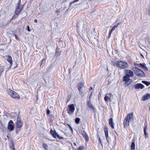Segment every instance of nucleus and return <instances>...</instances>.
<instances>
[{
	"label": "nucleus",
	"mask_w": 150,
	"mask_h": 150,
	"mask_svg": "<svg viewBox=\"0 0 150 150\" xmlns=\"http://www.w3.org/2000/svg\"><path fill=\"white\" fill-rule=\"evenodd\" d=\"M132 70L137 75L140 77H144L145 76V73L139 69L137 68H133Z\"/></svg>",
	"instance_id": "f257e3e1"
},
{
	"label": "nucleus",
	"mask_w": 150,
	"mask_h": 150,
	"mask_svg": "<svg viewBox=\"0 0 150 150\" xmlns=\"http://www.w3.org/2000/svg\"><path fill=\"white\" fill-rule=\"evenodd\" d=\"M7 93L13 98L15 99H19V95L15 91L8 89L7 90Z\"/></svg>",
	"instance_id": "f03ea898"
},
{
	"label": "nucleus",
	"mask_w": 150,
	"mask_h": 150,
	"mask_svg": "<svg viewBox=\"0 0 150 150\" xmlns=\"http://www.w3.org/2000/svg\"><path fill=\"white\" fill-rule=\"evenodd\" d=\"M117 64L119 67L123 69L126 68L128 66V64L126 62L120 60L118 61L117 62Z\"/></svg>",
	"instance_id": "7ed1b4c3"
},
{
	"label": "nucleus",
	"mask_w": 150,
	"mask_h": 150,
	"mask_svg": "<svg viewBox=\"0 0 150 150\" xmlns=\"http://www.w3.org/2000/svg\"><path fill=\"white\" fill-rule=\"evenodd\" d=\"M75 110V107L73 104L69 105L67 110V112L69 114H72Z\"/></svg>",
	"instance_id": "20e7f679"
},
{
	"label": "nucleus",
	"mask_w": 150,
	"mask_h": 150,
	"mask_svg": "<svg viewBox=\"0 0 150 150\" xmlns=\"http://www.w3.org/2000/svg\"><path fill=\"white\" fill-rule=\"evenodd\" d=\"M23 122L21 121L20 118L18 116L16 122V127L17 128H20L22 126Z\"/></svg>",
	"instance_id": "39448f33"
},
{
	"label": "nucleus",
	"mask_w": 150,
	"mask_h": 150,
	"mask_svg": "<svg viewBox=\"0 0 150 150\" xmlns=\"http://www.w3.org/2000/svg\"><path fill=\"white\" fill-rule=\"evenodd\" d=\"M83 23L84 22L83 21L78 22L77 24V27L79 28L82 26L83 28L82 29V30L85 31L86 28V25H84Z\"/></svg>",
	"instance_id": "423d86ee"
},
{
	"label": "nucleus",
	"mask_w": 150,
	"mask_h": 150,
	"mask_svg": "<svg viewBox=\"0 0 150 150\" xmlns=\"http://www.w3.org/2000/svg\"><path fill=\"white\" fill-rule=\"evenodd\" d=\"M87 105L90 109H91L94 112H95V108L92 105L91 101L90 100H88L87 101Z\"/></svg>",
	"instance_id": "0eeeda50"
},
{
	"label": "nucleus",
	"mask_w": 150,
	"mask_h": 150,
	"mask_svg": "<svg viewBox=\"0 0 150 150\" xmlns=\"http://www.w3.org/2000/svg\"><path fill=\"white\" fill-rule=\"evenodd\" d=\"M13 121L11 120H10L8 123V129L11 131L14 128V127L13 125Z\"/></svg>",
	"instance_id": "6e6552de"
},
{
	"label": "nucleus",
	"mask_w": 150,
	"mask_h": 150,
	"mask_svg": "<svg viewBox=\"0 0 150 150\" xmlns=\"http://www.w3.org/2000/svg\"><path fill=\"white\" fill-rule=\"evenodd\" d=\"M125 118H126V119H128L129 121H132L133 120V113H131L128 114L127 117H125Z\"/></svg>",
	"instance_id": "1a4fd4ad"
},
{
	"label": "nucleus",
	"mask_w": 150,
	"mask_h": 150,
	"mask_svg": "<svg viewBox=\"0 0 150 150\" xmlns=\"http://www.w3.org/2000/svg\"><path fill=\"white\" fill-rule=\"evenodd\" d=\"M125 72L126 73V75H128L129 77H132L133 76V73L131 70L128 69H125L124 70Z\"/></svg>",
	"instance_id": "9d476101"
},
{
	"label": "nucleus",
	"mask_w": 150,
	"mask_h": 150,
	"mask_svg": "<svg viewBox=\"0 0 150 150\" xmlns=\"http://www.w3.org/2000/svg\"><path fill=\"white\" fill-rule=\"evenodd\" d=\"M134 87L136 89H143L144 88V86L141 83H137L134 86Z\"/></svg>",
	"instance_id": "9b49d317"
},
{
	"label": "nucleus",
	"mask_w": 150,
	"mask_h": 150,
	"mask_svg": "<svg viewBox=\"0 0 150 150\" xmlns=\"http://www.w3.org/2000/svg\"><path fill=\"white\" fill-rule=\"evenodd\" d=\"M150 98V94L148 93H147L142 97V100L144 101L149 99Z\"/></svg>",
	"instance_id": "f8f14e48"
},
{
	"label": "nucleus",
	"mask_w": 150,
	"mask_h": 150,
	"mask_svg": "<svg viewBox=\"0 0 150 150\" xmlns=\"http://www.w3.org/2000/svg\"><path fill=\"white\" fill-rule=\"evenodd\" d=\"M121 23H118L116 25H114L111 28L109 33V37H110L112 32Z\"/></svg>",
	"instance_id": "ddd939ff"
},
{
	"label": "nucleus",
	"mask_w": 150,
	"mask_h": 150,
	"mask_svg": "<svg viewBox=\"0 0 150 150\" xmlns=\"http://www.w3.org/2000/svg\"><path fill=\"white\" fill-rule=\"evenodd\" d=\"M147 125L145 124L144 131L145 137L146 138L148 137V134L146 133V130H147Z\"/></svg>",
	"instance_id": "4468645a"
},
{
	"label": "nucleus",
	"mask_w": 150,
	"mask_h": 150,
	"mask_svg": "<svg viewBox=\"0 0 150 150\" xmlns=\"http://www.w3.org/2000/svg\"><path fill=\"white\" fill-rule=\"evenodd\" d=\"M83 83L80 82L78 84V89L80 92L82 91V89L83 86Z\"/></svg>",
	"instance_id": "2eb2a0df"
},
{
	"label": "nucleus",
	"mask_w": 150,
	"mask_h": 150,
	"mask_svg": "<svg viewBox=\"0 0 150 150\" xmlns=\"http://www.w3.org/2000/svg\"><path fill=\"white\" fill-rule=\"evenodd\" d=\"M130 122L128 119H126V118H125V120L123 122L124 127L125 128H126L127 126H129V123Z\"/></svg>",
	"instance_id": "dca6fc26"
},
{
	"label": "nucleus",
	"mask_w": 150,
	"mask_h": 150,
	"mask_svg": "<svg viewBox=\"0 0 150 150\" xmlns=\"http://www.w3.org/2000/svg\"><path fill=\"white\" fill-rule=\"evenodd\" d=\"M81 133L82 135L83 136L84 138H85L87 141H88V140H89V139L88 135H87V134L83 130L81 132Z\"/></svg>",
	"instance_id": "f3484780"
},
{
	"label": "nucleus",
	"mask_w": 150,
	"mask_h": 150,
	"mask_svg": "<svg viewBox=\"0 0 150 150\" xmlns=\"http://www.w3.org/2000/svg\"><path fill=\"white\" fill-rule=\"evenodd\" d=\"M123 81H126L128 80H130V81H132V79L129 78V77L128 76V75H126L125 76H123Z\"/></svg>",
	"instance_id": "a211bd4d"
},
{
	"label": "nucleus",
	"mask_w": 150,
	"mask_h": 150,
	"mask_svg": "<svg viewBox=\"0 0 150 150\" xmlns=\"http://www.w3.org/2000/svg\"><path fill=\"white\" fill-rule=\"evenodd\" d=\"M22 10V9L21 8H20V7L17 6L15 11V13L17 16H18L21 11Z\"/></svg>",
	"instance_id": "6ab92c4d"
},
{
	"label": "nucleus",
	"mask_w": 150,
	"mask_h": 150,
	"mask_svg": "<svg viewBox=\"0 0 150 150\" xmlns=\"http://www.w3.org/2000/svg\"><path fill=\"white\" fill-rule=\"evenodd\" d=\"M109 124L112 128H114V127L113 125L114 123L113 122L112 118H111L109 119Z\"/></svg>",
	"instance_id": "aec40b11"
},
{
	"label": "nucleus",
	"mask_w": 150,
	"mask_h": 150,
	"mask_svg": "<svg viewBox=\"0 0 150 150\" xmlns=\"http://www.w3.org/2000/svg\"><path fill=\"white\" fill-rule=\"evenodd\" d=\"M50 132L53 137L54 138H56L57 133L56 132L55 130L53 131L52 129H51Z\"/></svg>",
	"instance_id": "412c9836"
},
{
	"label": "nucleus",
	"mask_w": 150,
	"mask_h": 150,
	"mask_svg": "<svg viewBox=\"0 0 150 150\" xmlns=\"http://www.w3.org/2000/svg\"><path fill=\"white\" fill-rule=\"evenodd\" d=\"M134 140L133 139L132 140V142L131 144L130 148L131 150H135V144L134 143Z\"/></svg>",
	"instance_id": "4be33fe9"
},
{
	"label": "nucleus",
	"mask_w": 150,
	"mask_h": 150,
	"mask_svg": "<svg viewBox=\"0 0 150 150\" xmlns=\"http://www.w3.org/2000/svg\"><path fill=\"white\" fill-rule=\"evenodd\" d=\"M139 65H140L142 68L143 69L146 71L148 70V69L147 67H146V65L144 63H143V64L140 63Z\"/></svg>",
	"instance_id": "5701e85b"
},
{
	"label": "nucleus",
	"mask_w": 150,
	"mask_h": 150,
	"mask_svg": "<svg viewBox=\"0 0 150 150\" xmlns=\"http://www.w3.org/2000/svg\"><path fill=\"white\" fill-rule=\"evenodd\" d=\"M10 147L11 150H15L14 147V145L13 141H11L10 142Z\"/></svg>",
	"instance_id": "b1692460"
},
{
	"label": "nucleus",
	"mask_w": 150,
	"mask_h": 150,
	"mask_svg": "<svg viewBox=\"0 0 150 150\" xmlns=\"http://www.w3.org/2000/svg\"><path fill=\"white\" fill-rule=\"evenodd\" d=\"M7 61H8L11 64V65L12 63V57L11 56H8L7 58Z\"/></svg>",
	"instance_id": "393cba45"
},
{
	"label": "nucleus",
	"mask_w": 150,
	"mask_h": 150,
	"mask_svg": "<svg viewBox=\"0 0 150 150\" xmlns=\"http://www.w3.org/2000/svg\"><path fill=\"white\" fill-rule=\"evenodd\" d=\"M132 79L131 81L130 80H128L125 82V85L126 86H129L131 83L132 82Z\"/></svg>",
	"instance_id": "a878e982"
},
{
	"label": "nucleus",
	"mask_w": 150,
	"mask_h": 150,
	"mask_svg": "<svg viewBox=\"0 0 150 150\" xmlns=\"http://www.w3.org/2000/svg\"><path fill=\"white\" fill-rule=\"evenodd\" d=\"M104 129L105 134V136H108V128L107 127L105 126V127L104 128Z\"/></svg>",
	"instance_id": "bb28decb"
},
{
	"label": "nucleus",
	"mask_w": 150,
	"mask_h": 150,
	"mask_svg": "<svg viewBox=\"0 0 150 150\" xmlns=\"http://www.w3.org/2000/svg\"><path fill=\"white\" fill-rule=\"evenodd\" d=\"M60 54L61 52H59L58 50L57 49L55 55L56 57H58L60 55Z\"/></svg>",
	"instance_id": "cd10ccee"
},
{
	"label": "nucleus",
	"mask_w": 150,
	"mask_h": 150,
	"mask_svg": "<svg viewBox=\"0 0 150 150\" xmlns=\"http://www.w3.org/2000/svg\"><path fill=\"white\" fill-rule=\"evenodd\" d=\"M142 83L145 84L147 86H148L150 85V82L149 81H142Z\"/></svg>",
	"instance_id": "c85d7f7f"
},
{
	"label": "nucleus",
	"mask_w": 150,
	"mask_h": 150,
	"mask_svg": "<svg viewBox=\"0 0 150 150\" xmlns=\"http://www.w3.org/2000/svg\"><path fill=\"white\" fill-rule=\"evenodd\" d=\"M42 146L45 150H48V146L47 144L44 143L43 144Z\"/></svg>",
	"instance_id": "c756f323"
},
{
	"label": "nucleus",
	"mask_w": 150,
	"mask_h": 150,
	"mask_svg": "<svg viewBox=\"0 0 150 150\" xmlns=\"http://www.w3.org/2000/svg\"><path fill=\"white\" fill-rule=\"evenodd\" d=\"M80 121V119L79 118H76L75 119V122L77 124H78L79 123Z\"/></svg>",
	"instance_id": "7c9ffc66"
},
{
	"label": "nucleus",
	"mask_w": 150,
	"mask_h": 150,
	"mask_svg": "<svg viewBox=\"0 0 150 150\" xmlns=\"http://www.w3.org/2000/svg\"><path fill=\"white\" fill-rule=\"evenodd\" d=\"M109 99H110V98L108 96H107V95L104 97V100L105 101H108Z\"/></svg>",
	"instance_id": "2f4dec72"
},
{
	"label": "nucleus",
	"mask_w": 150,
	"mask_h": 150,
	"mask_svg": "<svg viewBox=\"0 0 150 150\" xmlns=\"http://www.w3.org/2000/svg\"><path fill=\"white\" fill-rule=\"evenodd\" d=\"M84 147L82 146H79L77 149V150H83Z\"/></svg>",
	"instance_id": "473e14b6"
},
{
	"label": "nucleus",
	"mask_w": 150,
	"mask_h": 150,
	"mask_svg": "<svg viewBox=\"0 0 150 150\" xmlns=\"http://www.w3.org/2000/svg\"><path fill=\"white\" fill-rule=\"evenodd\" d=\"M56 137H57L58 139H63V138L62 137L59 136V135L57 134Z\"/></svg>",
	"instance_id": "72a5a7b5"
},
{
	"label": "nucleus",
	"mask_w": 150,
	"mask_h": 150,
	"mask_svg": "<svg viewBox=\"0 0 150 150\" xmlns=\"http://www.w3.org/2000/svg\"><path fill=\"white\" fill-rule=\"evenodd\" d=\"M98 139H99V142H98V143L100 144L102 146L103 145H102V142H101V139H100V136H98Z\"/></svg>",
	"instance_id": "f704fd0d"
},
{
	"label": "nucleus",
	"mask_w": 150,
	"mask_h": 150,
	"mask_svg": "<svg viewBox=\"0 0 150 150\" xmlns=\"http://www.w3.org/2000/svg\"><path fill=\"white\" fill-rule=\"evenodd\" d=\"M4 71V68L3 67H0V73H1Z\"/></svg>",
	"instance_id": "c9c22d12"
},
{
	"label": "nucleus",
	"mask_w": 150,
	"mask_h": 150,
	"mask_svg": "<svg viewBox=\"0 0 150 150\" xmlns=\"http://www.w3.org/2000/svg\"><path fill=\"white\" fill-rule=\"evenodd\" d=\"M79 0H75L74 1L71 2L70 3V5H69V6H70L72 4H73L78 1H79Z\"/></svg>",
	"instance_id": "e433bc0d"
},
{
	"label": "nucleus",
	"mask_w": 150,
	"mask_h": 150,
	"mask_svg": "<svg viewBox=\"0 0 150 150\" xmlns=\"http://www.w3.org/2000/svg\"><path fill=\"white\" fill-rule=\"evenodd\" d=\"M134 87V86L133 85H131L129 86V88L131 89V90H132Z\"/></svg>",
	"instance_id": "4c0bfd02"
},
{
	"label": "nucleus",
	"mask_w": 150,
	"mask_h": 150,
	"mask_svg": "<svg viewBox=\"0 0 150 150\" xmlns=\"http://www.w3.org/2000/svg\"><path fill=\"white\" fill-rule=\"evenodd\" d=\"M13 35L14 36H15V37L16 38V39L17 40H19V38H18L16 35L15 34H13Z\"/></svg>",
	"instance_id": "58836bf2"
},
{
	"label": "nucleus",
	"mask_w": 150,
	"mask_h": 150,
	"mask_svg": "<svg viewBox=\"0 0 150 150\" xmlns=\"http://www.w3.org/2000/svg\"><path fill=\"white\" fill-rule=\"evenodd\" d=\"M68 125L69 127V128L71 129V132H73V129H72V127H71V126H70V125H69V124Z\"/></svg>",
	"instance_id": "ea45409f"
},
{
	"label": "nucleus",
	"mask_w": 150,
	"mask_h": 150,
	"mask_svg": "<svg viewBox=\"0 0 150 150\" xmlns=\"http://www.w3.org/2000/svg\"><path fill=\"white\" fill-rule=\"evenodd\" d=\"M105 137H106V139L107 141L108 142V143H109L110 141V140L109 139V138L108 137V136H105Z\"/></svg>",
	"instance_id": "a19ab883"
},
{
	"label": "nucleus",
	"mask_w": 150,
	"mask_h": 150,
	"mask_svg": "<svg viewBox=\"0 0 150 150\" xmlns=\"http://www.w3.org/2000/svg\"><path fill=\"white\" fill-rule=\"evenodd\" d=\"M50 113V111L49 110L47 109V115H49Z\"/></svg>",
	"instance_id": "79ce46f5"
},
{
	"label": "nucleus",
	"mask_w": 150,
	"mask_h": 150,
	"mask_svg": "<svg viewBox=\"0 0 150 150\" xmlns=\"http://www.w3.org/2000/svg\"><path fill=\"white\" fill-rule=\"evenodd\" d=\"M27 29L28 31H31V30L30 29V28L29 26H27Z\"/></svg>",
	"instance_id": "37998d69"
},
{
	"label": "nucleus",
	"mask_w": 150,
	"mask_h": 150,
	"mask_svg": "<svg viewBox=\"0 0 150 150\" xmlns=\"http://www.w3.org/2000/svg\"><path fill=\"white\" fill-rule=\"evenodd\" d=\"M46 61V59H43L42 62L41 64H42L43 63V62H45V61Z\"/></svg>",
	"instance_id": "c03bdc74"
},
{
	"label": "nucleus",
	"mask_w": 150,
	"mask_h": 150,
	"mask_svg": "<svg viewBox=\"0 0 150 150\" xmlns=\"http://www.w3.org/2000/svg\"><path fill=\"white\" fill-rule=\"evenodd\" d=\"M138 65V64H137V63H134V65L135 67V68H137Z\"/></svg>",
	"instance_id": "a18cd8bd"
},
{
	"label": "nucleus",
	"mask_w": 150,
	"mask_h": 150,
	"mask_svg": "<svg viewBox=\"0 0 150 150\" xmlns=\"http://www.w3.org/2000/svg\"><path fill=\"white\" fill-rule=\"evenodd\" d=\"M69 73L70 74L71 72V69L70 68L69 69Z\"/></svg>",
	"instance_id": "49530a36"
},
{
	"label": "nucleus",
	"mask_w": 150,
	"mask_h": 150,
	"mask_svg": "<svg viewBox=\"0 0 150 150\" xmlns=\"http://www.w3.org/2000/svg\"><path fill=\"white\" fill-rule=\"evenodd\" d=\"M20 1L19 2H18V3H17V6H18V7L19 6V7H20Z\"/></svg>",
	"instance_id": "de8ad7c7"
},
{
	"label": "nucleus",
	"mask_w": 150,
	"mask_h": 150,
	"mask_svg": "<svg viewBox=\"0 0 150 150\" xmlns=\"http://www.w3.org/2000/svg\"><path fill=\"white\" fill-rule=\"evenodd\" d=\"M38 22V21L37 19H35L34 20V22L35 23H37Z\"/></svg>",
	"instance_id": "09e8293b"
},
{
	"label": "nucleus",
	"mask_w": 150,
	"mask_h": 150,
	"mask_svg": "<svg viewBox=\"0 0 150 150\" xmlns=\"http://www.w3.org/2000/svg\"><path fill=\"white\" fill-rule=\"evenodd\" d=\"M109 96H112V94L111 93H109Z\"/></svg>",
	"instance_id": "8fccbe9b"
},
{
	"label": "nucleus",
	"mask_w": 150,
	"mask_h": 150,
	"mask_svg": "<svg viewBox=\"0 0 150 150\" xmlns=\"http://www.w3.org/2000/svg\"><path fill=\"white\" fill-rule=\"evenodd\" d=\"M141 55L142 56V57H143V58L144 57V56H143L142 54H141Z\"/></svg>",
	"instance_id": "3c124183"
},
{
	"label": "nucleus",
	"mask_w": 150,
	"mask_h": 150,
	"mask_svg": "<svg viewBox=\"0 0 150 150\" xmlns=\"http://www.w3.org/2000/svg\"><path fill=\"white\" fill-rule=\"evenodd\" d=\"M74 145H76V143H74Z\"/></svg>",
	"instance_id": "603ef678"
},
{
	"label": "nucleus",
	"mask_w": 150,
	"mask_h": 150,
	"mask_svg": "<svg viewBox=\"0 0 150 150\" xmlns=\"http://www.w3.org/2000/svg\"><path fill=\"white\" fill-rule=\"evenodd\" d=\"M150 90V86L148 88Z\"/></svg>",
	"instance_id": "864d4df0"
},
{
	"label": "nucleus",
	"mask_w": 150,
	"mask_h": 150,
	"mask_svg": "<svg viewBox=\"0 0 150 150\" xmlns=\"http://www.w3.org/2000/svg\"><path fill=\"white\" fill-rule=\"evenodd\" d=\"M91 89H92V87H91Z\"/></svg>",
	"instance_id": "5fc2aeb1"
}]
</instances>
